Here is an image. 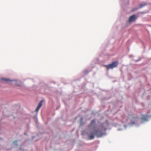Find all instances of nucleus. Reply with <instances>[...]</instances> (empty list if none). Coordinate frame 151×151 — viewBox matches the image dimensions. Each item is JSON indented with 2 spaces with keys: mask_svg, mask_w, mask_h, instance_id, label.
Wrapping results in <instances>:
<instances>
[{
  "mask_svg": "<svg viewBox=\"0 0 151 151\" xmlns=\"http://www.w3.org/2000/svg\"><path fill=\"white\" fill-rule=\"evenodd\" d=\"M106 128L104 127L103 124L101 125L100 128H93L94 132H91L89 135V137L90 139H92L94 138V135H95L97 137H100L102 136L105 133Z\"/></svg>",
  "mask_w": 151,
  "mask_h": 151,
  "instance_id": "f257e3e1",
  "label": "nucleus"
},
{
  "mask_svg": "<svg viewBox=\"0 0 151 151\" xmlns=\"http://www.w3.org/2000/svg\"><path fill=\"white\" fill-rule=\"evenodd\" d=\"M118 62L117 61L113 62L111 64L107 65H105V66L107 68V69H113L115 68L118 66Z\"/></svg>",
  "mask_w": 151,
  "mask_h": 151,
  "instance_id": "f03ea898",
  "label": "nucleus"
},
{
  "mask_svg": "<svg viewBox=\"0 0 151 151\" xmlns=\"http://www.w3.org/2000/svg\"><path fill=\"white\" fill-rule=\"evenodd\" d=\"M95 123V120H92L91 123V124L89 125V127H91L93 125H94Z\"/></svg>",
  "mask_w": 151,
  "mask_h": 151,
  "instance_id": "0eeeda50",
  "label": "nucleus"
},
{
  "mask_svg": "<svg viewBox=\"0 0 151 151\" xmlns=\"http://www.w3.org/2000/svg\"><path fill=\"white\" fill-rule=\"evenodd\" d=\"M43 102V101H41L39 103L37 107V108L36 111H38L39 109H40V108L41 107V106L42 105V102Z\"/></svg>",
  "mask_w": 151,
  "mask_h": 151,
  "instance_id": "7ed1b4c3",
  "label": "nucleus"
},
{
  "mask_svg": "<svg viewBox=\"0 0 151 151\" xmlns=\"http://www.w3.org/2000/svg\"><path fill=\"white\" fill-rule=\"evenodd\" d=\"M17 142V141H14V142L13 143H15L16 142Z\"/></svg>",
  "mask_w": 151,
  "mask_h": 151,
  "instance_id": "1a4fd4ad",
  "label": "nucleus"
},
{
  "mask_svg": "<svg viewBox=\"0 0 151 151\" xmlns=\"http://www.w3.org/2000/svg\"><path fill=\"white\" fill-rule=\"evenodd\" d=\"M146 5V4H141L140 5V7H142L143 6Z\"/></svg>",
  "mask_w": 151,
  "mask_h": 151,
  "instance_id": "6e6552de",
  "label": "nucleus"
},
{
  "mask_svg": "<svg viewBox=\"0 0 151 151\" xmlns=\"http://www.w3.org/2000/svg\"><path fill=\"white\" fill-rule=\"evenodd\" d=\"M147 118H148V116L147 115H145V116H143L142 117V119L143 121H146L147 120Z\"/></svg>",
  "mask_w": 151,
  "mask_h": 151,
  "instance_id": "39448f33",
  "label": "nucleus"
},
{
  "mask_svg": "<svg viewBox=\"0 0 151 151\" xmlns=\"http://www.w3.org/2000/svg\"><path fill=\"white\" fill-rule=\"evenodd\" d=\"M2 80L6 82H8V81H11L9 79H6L4 78H3L1 79Z\"/></svg>",
  "mask_w": 151,
  "mask_h": 151,
  "instance_id": "423d86ee",
  "label": "nucleus"
},
{
  "mask_svg": "<svg viewBox=\"0 0 151 151\" xmlns=\"http://www.w3.org/2000/svg\"><path fill=\"white\" fill-rule=\"evenodd\" d=\"M135 19V15L131 16L129 18V22H131L133 21Z\"/></svg>",
  "mask_w": 151,
  "mask_h": 151,
  "instance_id": "20e7f679",
  "label": "nucleus"
}]
</instances>
